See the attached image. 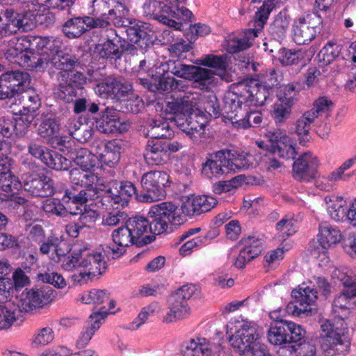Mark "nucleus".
Listing matches in <instances>:
<instances>
[{
    "instance_id": "1",
    "label": "nucleus",
    "mask_w": 356,
    "mask_h": 356,
    "mask_svg": "<svg viewBox=\"0 0 356 356\" xmlns=\"http://www.w3.org/2000/svg\"><path fill=\"white\" fill-rule=\"evenodd\" d=\"M344 289L332 302V312L335 321L323 322L321 327V347L325 356H346L350 348V338L345 320L356 309V282L349 277L339 278Z\"/></svg>"
},
{
    "instance_id": "2",
    "label": "nucleus",
    "mask_w": 356,
    "mask_h": 356,
    "mask_svg": "<svg viewBox=\"0 0 356 356\" xmlns=\"http://www.w3.org/2000/svg\"><path fill=\"white\" fill-rule=\"evenodd\" d=\"M231 346L243 356H261L266 346L261 342L257 325L253 322H243L229 337Z\"/></svg>"
},
{
    "instance_id": "3",
    "label": "nucleus",
    "mask_w": 356,
    "mask_h": 356,
    "mask_svg": "<svg viewBox=\"0 0 356 356\" xmlns=\"http://www.w3.org/2000/svg\"><path fill=\"white\" fill-rule=\"evenodd\" d=\"M3 51L9 61L29 70L43 67L47 62V56L36 54L30 50L27 36L10 39Z\"/></svg>"
},
{
    "instance_id": "4",
    "label": "nucleus",
    "mask_w": 356,
    "mask_h": 356,
    "mask_svg": "<svg viewBox=\"0 0 356 356\" xmlns=\"http://www.w3.org/2000/svg\"><path fill=\"white\" fill-rule=\"evenodd\" d=\"M168 71L178 77L193 81L201 89H210L216 84L214 73L208 69L169 60Z\"/></svg>"
},
{
    "instance_id": "5",
    "label": "nucleus",
    "mask_w": 356,
    "mask_h": 356,
    "mask_svg": "<svg viewBox=\"0 0 356 356\" xmlns=\"http://www.w3.org/2000/svg\"><path fill=\"white\" fill-rule=\"evenodd\" d=\"M181 209H179L171 202H162L151 207L149 215L152 219L154 232L162 234L167 231L168 224L180 225L185 221L181 215Z\"/></svg>"
},
{
    "instance_id": "6",
    "label": "nucleus",
    "mask_w": 356,
    "mask_h": 356,
    "mask_svg": "<svg viewBox=\"0 0 356 356\" xmlns=\"http://www.w3.org/2000/svg\"><path fill=\"white\" fill-rule=\"evenodd\" d=\"M249 106L237 92H227L223 99L222 116L229 120L236 129H247L252 126L248 118Z\"/></svg>"
},
{
    "instance_id": "7",
    "label": "nucleus",
    "mask_w": 356,
    "mask_h": 356,
    "mask_svg": "<svg viewBox=\"0 0 356 356\" xmlns=\"http://www.w3.org/2000/svg\"><path fill=\"white\" fill-rule=\"evenodd\" d=\"M169 181V175L162 171H150L141 179L143 191L137 195L138 200L151 203L161 200L165 195L164 188Z\"/></svg>"
},
{
    "instance_id": "8",
    "label": "nucleus",
    "mask_w": 356,
    "mask_h": 356,
    "mask_svg": "<svg viewBox=\"0 0 356 356\" xmlns=\"http://www.w3.org/2000/svg\"><path fill=\"white\" fill-rule=\"evenodd\" d=\"M318 229V241L311 250V254L321 262L320 265H325L329 261L327 250L341 241L342 234L337 227L327 222L321 223Z\"/></svg>"
},
{
    "instance_id": "9",
    "label": "nucleus",
    "mask_w": 356,
    "mask_h": 356,
    "mask_svg": "<svg viewBox=\"0 0 356 356\" xmlns=\"http://www.w3.org/2000/svg\"><path fill=\"white\" fill-rule=\"evenodd\" d=\"M81 261L79 267L81 270L72 275V280L74 283L82 284L86 283L92 275L97 273L101 274L106 268L105 257L99 252L91 251L87 249L80 250Z\"/></svg>"
},
{
    "instance_id": "10",
    "label": "nucleus",
    "mask_w": 356,
    "mask_h": 356,
    "mask_svg": "<svg viewBox=\"0 0 356 356\" xmlns=\"http://www.w3.org/2000/svg\"><path fill=\"white\" fill-rule=\"evenodd\" d=\"M321 19L316 13H307L297 17L292 25V38L298 45L309 44L319 33Z\"/></svg>"
},
{
    "instance_id": "11",
    "label": "nucleus",
    "mask_w": 356,
    "mask_h": 356,
    "mask_svg": "<svg viewBox=\"0 0 356 356\" xmlns=\"http://www.w3.org/2000/svg\"><path fill=\"white\" fill-rule=\"evenodd\" d=\"M92 14L97 16L95 19H103L117 27L125 26L122 17L128 13L127 7L120 0H93Z\"/></svg>"
},
{
    "instance_id": "12",
    "label": "nucleus",
    "mask_w": 356,
    "mask_h": 356,
    "mask_svg": "<svg viewBox=\"0 0 356 356\" xmlns=\"http://www.w3.org/2000/svg\"><path fill=\"white\" fill-rule=\"evenodd\" d=\"M54 298L55 292L49 286L26 289L21 295L18 307L26 312H33L49 304Z\"/></svg>"
},
{
    "instance_id": "13",
    "label": "nucleus",
    "mask_w": 356,
    "mask_h": 356,
    "mask_svg": "<svg viewBox=\"0 0 356 356\" xmlns=\"http://www.w3.org/2000/svg\"><path fill=\"white\" fill-rule=\"evenodd\" d=\"M58 88L56 92L57 97L70 102L77 95V89L86 83V79L81 72L73 71L59 72L58 74Z\"/></svg>"
},
{
    "instance_id": "14",
    "label": "nucleus",
    "mask_w": 356,
    "mask_h": 356,
    "mask_svg": "<svg viewBox=\"0 0 356 356\" xmlns=\"http://www.w3.org/2000/svg\"><path fill=\"white\" fill-rule=\"evenodd\" d=\"M200 94L186 92L184 95L174 94L165 100V111L175 115L177 118L188 116L199 106Z\"/></svg>"
},
{
    "instance_id": "15",
    "label": "nucleus",
    "mask_w": 356,
    "mask_h": 356,
    "mask_svg": "<svg viewBox=\"0 0 356 356\" xmlns=\"http://www.w3.org/2000/svg\"><path fill=\"white\" fill-rule=\"evenodd\" d=\"M180 352L182 356H226L219 344L200 337L182 342Z\"/></svg>"
},
{
    "instance_id": "16",
    "label": "nucleus",
    "mask_w": 356,
    "mask_h": 356,
    "mask_svg": "<svg viewBox=\"0 0 356 356\" xmlns=\"http://www.w3.org/2000/svg\"><path fill=\"white\" fill-rule=\"evenodd\" d=\"M235 89L234 92H237L239 97L249 106L264 105L271 94L257 80L241 82Z\"/></svg>"
},
{
    "instance_id": "17",
    "label": "nucleus",
    "mask_w": 356,
    "mask_h": 356,
    "mask_svg": "<svg viewBox=\"0 0 356 356\" xmlns=\"http://www.w3.org/2000/svg\"><path fill=\"white\" fill-rule=\"evenodd\" d=\"M22 181L24 189L33 196L47 197L54 193L53 180L44 174L24 173L22 176Z\"/></svg>"
},
{
    "instance_id": "18",
    "label": "nucleus",
    "mask_w": 356,
    "mask_h": 356,
    "mask_svg": "<svg viewBox=\"0 0 356 356\" xmlns=\"http://www.w3.org/2000/svg\"><path fill=\"white\" fill-rule=\"evenodd\" d=\"M29 74L20 71H13L0 76V99L10 98L21 92L23 86L29 84Z\"/></svg>"
},
{
    "instance_id": "19",
    "label": "nucleus",
    "mask_w": 356,
    "mask_h": 356,
    "mask_svg": "<svg viewBox=\"0 0 356 356\" xmlns=\"http://www.w3.org/2000/svg\"><path fill=\"white\" fill-rule=\"evenodd\" d=\"M319 166L318 158L311 152L302 154L293 163V177L303 182L314 179Z\"/></svg>"
},
{
    "instance_id": "20",
    "label": "nucleus",
    "mask_w": 356,
    "mask_h": 356,
    "mask_svg": "<svg viewBox=\"0 0 356 356\" xmlns=\"http://www.w3.org/2000/svg\"><path fill=\"white\" fill-rule=\"evenodd\" d=\"M131 233L137 242V246L150 243L156 235L154 232L152 220L150 221L143 216H135L126 220Z\"/></svg>"
},
{
    "instance_id": "21",
    "label": "nucleus",
    "mask_w": 356,
    "mask_h": 356,
    "mask_svg": "<svg viewBox=\"0 0 356 356\" xmlns=\"http://www.w3.org/2000/svg\"><path fill=\"white\" fill-rule=\"evenodd\" d=\"M35 116V114L21 111L20 115L15 121L6 118L0 119V135L6 138L10 137L14 133L18 136H24Z\"/></svg>"
},
{
    "instance_id": "22",
    "label": "nucleus",
    "mask_w": 356,
    "mask_h": 356,
    "mask_svg": "<svg viewBox=\"0 0 356 356\" xmlns=\"http://www.w3.org/2000/svg\"><path fill=\"white\" fill-rule=\"evenodd\" d=\"M108 26L106 19H95L93 17H75L67 20L63 25V31L68 38H78L87 30L92 28Z\"/></svg>"
},
{
    "instance_id": "23",
    "label": "nucleus",
    "mask_w": 356,
    "mask_h": 356,
    "mask_svg": "<svg viewBox=\"0 0 356 356\" xmlns=\"http://www.w3.org/2000/svg\"><path fill=\"white\" fill-rule=\"evenodd\" d=\"M268 142L270 143V152L273 155L290 159H294L297 152L291 138L281 130L269 132Z\"/></svg>"
},
{
    "instance_id": "24",
    "label": "nucleus",
    "mask_w": 356,
    "mask_h": 356,
    "mask_svg": "<svg viewBox=\"0 0 356 356\" xmlns=\"http://www.w3.org/2000/svg\"><path fill=\"white\" fill-rule=\"evenodd\" d=\"M120 115L118 111L106 108L102 115L96 121L97 129L105 134L125 131L129 124L121 120Z\"/></svg>"
},
{
    "instance_id": "25",
    "label": "nucleus",
    "mask_w": 356,
    "mask_h": 356,
    "mask_svg": "<svg viewBox=\"0 0 356 356\" xmlns=\"http://www.w3.org/2000/svg\"><path fill=\"white\" fill-rule=\"evenodd\" d=\"M241 249L234 266L243 268L246 263L258 257L263 250V240L256 236H248L241 241Z\"/></svg>"
},
{
    "instance_id": "26",
    "label": "nucleus",
    "mask_w": 356,
    "mask_h": 356,
    "mask_svg": "<svg viewBox=\"0 0 356 356\" xmlns=\"http://www.w3.org/2000/svg\"><path fill=\"white\" fill-rule=\"evenodd\" d=\"M229 153L228 149H223L209 155L203 165L202 172L208 177H220L229 173L227 165Z\"/></svg>"
},
{
    "instance_id": "27",
    "label": "nucleus",
    "mask_w": 356,
    "mask_h": 356,
    "mask_svg": "<svg viewBox=\"0 0 356 356\" xmlns=\"http://www.w3.org/2000/svg\"><path fill=\"white\" fill-rule=\"evenodd\" d=\"M113 186L116 185L114 188H109L103 195L102 201L111 203V206L114 204H121L124 206L128 202V200L133 195H136V189L134 185L129 181L121 183L119 187L115 182L110 183Z\"/></svg>"
},
{
    "instance_id": "28",
    "label": "nucleus",
    "mask_w": 356,
    "mask_h": 356,
    "mask_svg": "<svg viewBox=\"0 0 356 356\" xmlns=\"http://www.w3.org/2000/svg\"><path fill=\"white\" fill-rule=\"evenodd\" d=\"M111 237L114 245H116V248L108 247L113 259L122 255L126 251V248L132 245H137V242L126 222L124 225L113 231Z\"/></svg>"
},
{
    "instance_id": "29",
    "label": "nucleus",
    "mask_w": 356,
    "mask_h": 356,
    "mask_svg": "<svg viewBox=\"0 0 356 356\" xmlns=\"http://www.w3.org/2000/svg\"><path fill=\"white\" fill-rule=\"evenodd\" d=\"M217 204V200L211 195H199L185 202L181 210L186 216H193L211 210Z\"/></svg>"
},
{
    "instance_id": "30",
    "label": "nucleus",
    "mask_w": 356,
    "mask_h": 356,
    "mask_svg": "<svg viewBox=\"0 0 356 356\" xmlns=\"http://www.w3.org/2000/svg\"><path fill=\"white\" fill-rule=\"evenodd\" d=\"M107 316L108 312L103 308L93 312L90 316L87 325L83 328L76 341L77 347L84 348L89 343L92 336L99 329L102 321Z\"/></svg>"
},
{
    "instance_id": "31",
    "label": "nucleus",
    "mask_w": 356,
    "mask_h": 356,
    "mask_svg": "<svg viewBox=\"0 0 356 356\" xmlns=\"http://www.w3.org/2000/svg\"><path fill=\"white\" fill-rule=\"evenodd\" d=\"M62 47L59 49L57 52L55 51H52L51 54H49L47 51L40 53V55L47 56V62L45 65L41 68H35V70H42L45 69L48 63H50L55 68L60 70V72H68L72 70L77 62L76 58L70 54L64 53L61 50Z\"/></svg>"
},
{
    "instance_id": "32",
    "label": "nucleus",
    "mask_w": 356,
    "mask_h": 356,
    "mask_svg": "<svg viewBox=\"0 0 356 356\" xmlns=\"http://www.w3.org/2000/svg\"><path fill=\"white\" fill-rule=\"evenodd\" d=\"M257 36L256 31L250 29L237 35H229L226 40V48L229 53L234 54L249 48Z\"/></svg>"
},
{
    "instance_id": "33",
    "label": "nucleus",
    "mask_w": 356,
    "mask_h": 356,
    "mask_svg": "<svg viewBox=\"0 0 356 356\" xmlns=\"http://www.w3.org/2000/svg\"><path fill=\"white\" fill-rule=\"evenodd\" d=\"M144 158L146 162L150 165L165 163L168 158L163 141L154 139L149 140L144 152Z\"/></svg>"
},
{
    "instance_id": "34",
    "label": "nucleus",
    "mask_w": 356,
    "mask_h": 356,
    "mask_svg": "<svg viewBox=\"0 0 356 356\" xmlns=\"http://www.w3.org/2000/svg\"><path fill=\"white\" fill-rule=\"evenodd\" d=\"M27 39L30 43V50L36 54L45 51L51 54L62 47V41L58 38L28 35Z\"/></svg>"
},
{
    "instance_id": "35",
    "label": "nucleus",
    "mask_w": 356,
    "mask_h": 356,
    "mask_svg": "<svg viewBox=\"0 0 356 356\" xmlns=\"http://www.w3.org/2000/svg\"><path fill=\"white\" fill-rule=\"evenodd\" d=\"M270 316L277 323L271 325L268 330V341L275 346H284L289 343V334L286 332L284 321L278 318L277 312H270Z\"/></svg>"
},
{
    "instance_id": "36",
    "label": "nucleus",
    "mask_w": 356,
    "mask_h": 356,
    "mask_svg": "<svg viewBox=\"0 0 356 356\" xmlns=\"http://www.w3.org/2000/svg\"><path fill=\"white\" fill-rule=\"evenodd\" d=\"M169 305L170 310L163 318V321L167 323L186 318L189 313L188 302L177 299L173 294L169 300Z\"/></svg>"
},
{
    "instance_id": "37",
    "label": "nucleus",
    "mask_w": 356,
    "mask_h": 356,
    "mask_svg": "<svg viewBox=\"0 0 356 356\" xmlns=\"http://www.w3.org/2000/svg\"><path fill=\"white\" fill-rule=\"evenodd\" d=\"M20 30L18 13L7 9L0 13V38Z\"/></svg>"
},
{
    "instance_id": "38",
    "label": "nucleus",
    "mask_w": 356,
    "mask_h": 356,
    "mask_svg": "<svg viewBox=\"0 0 356 356\" xmlns=\"http://www.w3.org/2000/svg\"><path fill=\"white\" fill-rule=\"evenodd\" d=\"M316 118L314 113L311 114L308 111L304 112L296 121L295 132L298 136L300 144L305 145L309 141V135L312 124Z\"/></svg>"
},
{
    "instance_id": "39",
    "label": "nucleus",
    "mask_w": 356,
    "mask_h": 356,
    "mask_svg": "<svg viewBox=\"0 0 356 356\" xmlns=\"http://www.w3.org/2000/svg\"><path fill=\"white\" fill-rule=\"evenodd\" d=\"M325 201L327 204V212L332 219L335 221H342L347 219L348 209L346 207V201L341 197H326Z\"/></svg>"
},
{
    "instance_id": "40",
    "label": "nucleus",
    "mask_w": 356,
    "mask_h": 356,
    "mask_svg": "<svg viewBox=\"0 0 356 356\" xmlns=\"http://www.w3.org/2000/svg\"><path fill=\"white\" fill-rule=\"evenodd\" d=\"M316 346L311 342H303L295 345L281 347L278 351L280 356H316Z\"/></svg>"
},
{
    "instance_id": "41",
    "label": "nucleus",
    "mask_w": 356,
    "mask_h": 356,
    "mask_svg": "<svg viewBox=\"0 0 356 356\" xmlns=\"http://www.w3.org/2000/svg\"><path fill=\"white\" fill-rule=\"evenodd\" d=\"M147 136L154 140L167 138L173 136L169 122L163 119H152L147 128Z\"/></svg>"
},
{
    "instance_id": "42",
    "label": "nucleus",
    "mask_w": 356,
    "mask_h": 356,
    "mask_svg": "<svg viewBox=\"0 0 356 356\" xmlns=\"http://www.w3.org/2000/svg\"><path fill=\"white\" fill-rule=\"evenodd\" d=\"M120 149L121 146L118 141L110 140L106 144L104 152L99 156V160L109 168H114L120 161Z\"/></svg>"
},
{
    "instance_id": "43",
    "label": "nucleus",
    "mask_w": 356,
    "mask_h": 356,
    "mask_svg": "<svg viewBox=\"0 0 356 356\" xmlns=\"http://www.w3.org/2000/svg\"><path fill=\"white\" fill-rule=\"evenodd\" d=\"M70 159L77 165L86 170H90L94 168L98 161L96 155L85 148H79L71 152Z\"/></svg>"
},
{
    "instance_id": "44",
    "label": "nucleus",
    "mask_w": 356,
    "mask_h": 356,
    "mask_svg": "<svg viewBox=\"0 0 356 356\" xmlns=\"http://www.w3.org/2000/svg\"><path fill=\"white\" fill-rule=\"evenodd\" d=\"M99 197L96 195L95 191L92 189L83 188L76 193L72 191H66L63 197V201L65 203H72L76 206L86 204L88 200Z\"/></svg>"
},
{
    "instance_id": "45",
    "label": "nucleus",
    "mask_w": 356,
    "mask_h": 356,
    "mask_svg": "<svg viewBox=\"0 0 356 356\" xmlns=\"http://www.w3.org/2000/svg\"><path fill=\"white\" fill-rule=\"evenodd\" d=\"M19 98L23 105V111L28 113L35 114V111L40 108L41 102L38 95L31 88L23 90L19 93Z\"/></svg>"
},
{
    "instance_id": "46",
    "label": "nucleus",
    "mask_w": 356,
    "mask_h": 356,
    "mask_svg": "<svg viewBox=\"0 0 356 356\" xmlns=\"http://www.w3.org/2000/svg\"><path fill=\"white\" fill-rule=\"evenodd\" d=\"M85 175L81 185L84 188L95 191L96 195L98 197L100 196L101 192L105 193L108 186L106 181L103 177L97 176L92 172L90 170H86Z\"/></svg>"
},
{
    "instance_id": "47",
    "label": "nucleus",
    "mask_w": 356,
    "mask_h": 356,
    "mask_svg": "<svg viewBox=\"0 0 356 356\" xmlns=\"http://www.w3.org/2000/svg\"><path fill=\"white\" fill-rule=\"evenodd\" d=\"M196 63L220 70V72L217 74L222 79H225V72L228 65L225 56L205 55L198 59Z\"/></svg>"
},
{
    "instance_id": "48",
    "label": "nucleus",
    "mask_w": 356,
    "mask_h": 356,
    "mask_svg": "<svg viewBox=\"0 0 356 356\" xmlns=\"http://www.w3.org/2000/svg\"><path fill=\"white\" fill-rule=\"evenodd\" d=\"M289 24V15L286 12L279 13L270 26L271 35L277 40L283 39L286 36Z\"/></svg>"
},
{
    "instance_id": "49",
    "label": "nucleus",
    "mask_w": 356,
    "mask_h": 356,
    "mask_svg": "<svg viewBox=\"0 0 356 356\" xmlns=\"http://www.w3.org/2000/svg\"><path fill=\"white\" fill-rule=\"evenodd\" d=\"M49 168L56 170H66L70 165V161L58 152L49 150L43 156V161Z\"/></svg>"
},
{
    "instance_id": "50",
    "label": "nucleus",
    "mask_w": 356,
    "mask_h": 356,
    "mask_svg": "<svg viewBox=\"0 0 356 356\" xmlns=\"http://www.w3.org/2000/svg\"><path fill=\"white\" fill-rule=\"evenodd\" d=\"M109 298V293L106 290L92 289L79 294L76 300L84 304H102Z\"/></svg>"
},
{
    "instance_id": "51",
    "label": "nucleus",
    "mask_w": 356,
    "mask_h": 356,
    "mask_svg": "<svg viewBox=\"0 0 356 356\" xmlns=\"http://www.w3.org/2000/svg\"><path fill=\"white\" fill-rule=\"evenodd\" d=\"M202 104L203 108L211 116L217 118L220 115H222V108L220 107L216 96L213 94H209L207 96H202L200 95L199 106L197 108Z\"/></svg>"
},
{
    "instance_id": "52",
    "label": "nucleus",
    "mask_w": 356,
    "mask_h": 356,
    "mask_svg": "<svg viewBox=\"0 0 356 356\" xmlns=\"http://www.w3.org/2000/svg\"><path fill=\"white\" fill-rule=\"evenodd\" d=\"M42 209L49 216L65 217L67 215V208L60 200L55 198H49L43 201Z\"/></svg>"
},
{
    "instance_id": "53",
    "label": "nucleus",
    "mask_w": 356,
    "mask_h": 356,
    "mask_svg": "<svg viewBox=\"0 0 356 356\" xmlns=\"http://www.w3.org/2000/svg\"><path fill=\"white\" fill-rule=\"evenodd\" d=\"M293 105L277 100L273 104L272 117L277 124H284L290 117Z\"/></svg>"
},
{
    "instance_id": "54",
    "label": "nucleus",
    "mask_w": 356,
    "mask_h": 356,
    "mask_svg": "<svg viewBox=\"0 0 356 356\" xmlns=\"http://www.w3.org/2000/svg\"><path fill=\"white\" fill-rule=\"evenodd\" d=\"M59 131V123L56 120L51 118L42 120L38 129V134L41 137L47 138L48 140L56 138Z\"/></svg>"
},
{
    "instance_id": "55",
    "label": "nucleus",
    "mask_w": 356,
    "mask_h": 356,
    "mask_svg": "<svg viewBox=\"0 0 356 356\" xmlns=\"http://www.w3.org/2000/svg\"><path fill=\"white\" fill-rule=\"evenodd\" d=\"M165 8L168 6L162 5V3L156 0H147L143 4V13L145 15L159 20L164 13L168 14Z\"/></svg>"
},
{
    "instance_id": "56",
    "label": "nucleus",
    "mask_w": 356,
    "mask_h": 356,
    "mask_svg": "<svg viewBox=\"0 0 356 356\" xmlns=\"http://www.w3.org/2000/svg\"><path fill=\"white\" fill-rule=\"evenodd\" d=\"M333 107L334 104L331 99L323 96L316 99L313 103V107L308 111L311 114L313 113L314 117L316 119L320 116L328 115Z\"/></svg>"
},
{
    "instance_id": "57",
    "label": "nucleus",
    "mask_w": 356,
    "mask_h": 356,
    "mask_svg": "<svg viewBox=\"0 0 356 356\" xmlns=\"http://www.w3.org/2000/svg\"><path fill=\"white\" fill-rule=\"evenodd\" d=\"M121 45L114 44L111 42H105L103 44H98L96 50L100 57L104 58L117 59L120 58L123 51L120 49Z\"/></svg>"
},
{
    "instance_id": "58",
    "label": "nucleus",
    "mask_w": 356,
    "mask_h": 356,
    "mask_svg": "<svg viewBox=\"0 0 356 356\" xmlns=\"http://www.w3.org/2000/svg\"><path fill=\"white\" fill-rule=\"evenodd\" d=\"M317 293L318 292L316 289L309 286H302L298 290H293L292 291V296L295 298H300L301 301L308 305L309 307L316 302L318 298Z\"/></svg>"
},
{
    "instance_id": "59",
    "label": "nucleus",
    "mask_w": 356,
    "mask_h": 356,
    "mask_svg": "<svg viewBox=\"0 0 356 356\" xmlns=\"http://www.w3.org/2000/svg\"><path fill=\"white\" fill-rule=\"evenodd\" d=\"M299 93V88L295 83L282 86L277 95V99L293 106Z\"/></svg>"
},
{
    "instance_id": "60",
    "label": "nucleus",
    "mask_w": 356,
    "mask_h": 356,
    "mask_svg": "<svg viewBox=\"0 0 356 356\" xmlns=\"http://www.w3.org/2000/svg\"><path fill=\"white\" fill-rule=\"evenodd\" d=\"M275 0H265L263 5L255 14V24L259 29L266 23L270 12L275 6Z\"/></svg>"
},
{
    "instance_id": "61",
    "label": "nucleus",
    "mask_w": 356,
    "mask_h": 356,
    "mask_svg": "<svg viewBox=\"0 0 356 356\" xmlns=\"http://www.w3.org/2000/svg\"><path fill=\"white\" fill-rule=\"evenodd\" d=\"M275 0H265L263 5L255 14V24L259 29L266 23L270 12L275 6Z\"/></svg>"
},
{
    "instance_id": "62",
    "label": "nucleus",
    "mask_w": 356,
    "mask_h": 356,
    "mask_svg": "<svg viewBox=\"0 0 356 356\" xmlns=\"http://www.w3.org/2000/svg\"><path fill=\"white\" fill-rule=\"evenodd\" d=\"M286 312L294 316H307L312 314V307L304 303L300 298H295L286 307Z\"/></svg>"
},
{
    "instance_id": "63",
    "label": "nucleus",
    "mask_w": 356,
    "mask_h": 356,
    "mask_svg": "<svg viewBox=\"0 0 356 356\" xmlns=\"http://www.w3.org/2000/svg\"><path fill=\"white\" fill-rule=\"evenodd\" d=\"M54 339L53 330L49 327H45L36 331L32 340V344L35 347L44 346L53 341Z\"/></svg>"
},
{
    "instance_id": "64",
    "label": "nucleus",
    "mask_w": 356,
    "mask_h": 356,
    "mask_svg": "<svg viewBox=\"0 0 356 356\" xmlns=\"http://www.w3.org/2000/svg\"><path fill=\"white\" fill-rule=\"evenodd\" d=\"M341 51V45L334 42L330 41L327 42L324 47L321 50L319 56H321L323 61L328 64L339 57Z\"/></svg>"
}]
</instances>
